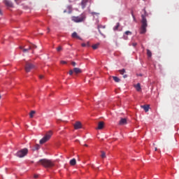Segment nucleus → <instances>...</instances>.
<instances>
[{
    "label": "nucleus",
    "instance_id": "obj_1",
    "mask_svg": "<svg viewBox=\"0 0 179 179\" xmlns=\"http://www.w3.org/2000/svg\"><path fill=\"white\" fill-rule=\"evenodd\" d=\"M144 14L141 15V26L140 28V34H145L147 32V27L148 26V20L146 17L148 16V13H147L145 9H143Z\"/></svg>",
    "mask_w": 179,
    "mask_h": 179
},
{
    "label": "nucleus",
    "instance_id": "obj_2",
    "mask_svg": "<svg viewBox=\"0 0 179 179\" xmlns=\"http://www.w3.org/2000/svg\"><path fill=\"white\" fill-rule=\"evenodd\" d=\"M38 163H40L43 167H45V169H50L55 166L54 162L46 159H40Z\"/></svg>",
    "mask_w": 179,
    "mask_h": 179
},
{
    "label": "nucleus",
    "instance_id": "obj_3",
    "mask_svg": "<svg viewBox=\"0 0 179 179\" xmlns=\"http://www.w3.org/2000/svg\"><path fill=\"white\" fill-rule=\"evenodd\" d=\"M52 134H53L52 131H49L47 132V133L45 134V135L40 140L39 143H40L41 144H43V143H46L47 141H48L51 138Z\"/></svg>",
    "mask_w": 179,
    "mask_h": 179
},
{
    "label": "nucleus",
    "instance_id": "obj_4",
    "mask_svg": "<svg viewBox=\"0 0 179 179\" xmlns=\"http://www.w3.org/2000/svg\"><path fill=\"white\" fill-rule=\"evenodd\" d=\"M28 153H29V150L27 148H24L17 151L15 154V156H17V157L22 158V157H24V156H27Z\"/></svg>",
    "mask_w": 179,
    "mask_h": 179
},
{
    "label": "nucleus",
    "instance_id": "obj_5",
    "mask_svg": "<svg viewBox=\"0 0 179 179\" xmlns=\"http://www.w3.org/2000/svg\"><path fill=\"white\" fill-rule=\"evenodd\" d=\"M72 21L75 22H81L85 20V15H80L78 17L73 16L71 17Z\"/></svg>",
    "mask_w": 179,
    "mask_h": 179
},
{
    "label": "nucleus",
    "instance_id": "obj_6",
    "mask_svg": "<svg viewBox=\"0 0 179 179\" xmlns=\"http://www.w3.org/2000/svg\"><path fill=\"white\" fill-rule=\"evenodd\" d=\"M35 66L33 64H31L29 62H26L24 70L27 73H29L31 71V69H34Z\"/></svg>",
    "mask_w": 179,
    "mask_h": 179
},
{
    "label": "nucleus",
    "instance_id": "obj_7",
    "mask_svg": "<svg viewBox=\"0 0 179 179\" xmlns=\"http://www.w3.org/2000/svg\"><path fill=\"white\" fill-rule=\"evenodd\" d=\"M73 127L75 129H82L83 124L80 122L78 121L75 122V124H73Z\"/></svg>",
    "mask_w": 179,
    "mask_h": 179
},
{
    "label": "nucleus",
    "instance_id": "obj_8",
    "mask_svg": "<svg viewBox=\"0 0 179 179\" xmlns=\"http://www.w3.org/2000/svg\"><path fill=\"white\" fill-rule=\"evenodd\" d=\"M127 119L126 118H121L120 120L119 121V125L121 126L127 124Z\"/></svg>",
    "mask_w": 179,
    "mask_h": 179
},
{
    "label": "nucleus",
    "instance_id": "obj_9",
    "mask_svg": "<svg viewBox=\"0 0 179 179\" xmlns=\"http://www.w3.org/2000/svg\"><path fill=\"white\" fill-rule=\"evenodd\" d=\"M4 4L7 6V7H13V4L11 1H8V0H4L3 1Z\"/></svg>",
    "mask_w": 179,
    "mask_h": 179
},
{
    "label": "nucleus",
    "instance_id": "obj_10",
    "mask_svg": "<svg viewBox=\"0 0 179 179\" xmlns=\"http://www.w3.org/2000/svg\"><path fill=\"white\" fill-rule=\"evenodd\" d=\"M20 49L22 50L23 52H27L29 50H31V46L29 45L27 48H23V47L20 46Z\"/></svg>",
    "mask_w": 179,
    "mask_h": 179
},
{
    "label": "nucleus",
    "instance_id": "obj_11",
    "mask_svg": "<svg viewBox=\"0 0 179 179\" xmlns=\"http://www.w3.org/2000/svg\"><path fill=\"white\" fill-rule=\"evenodd\" d=\"M90 0H82V2H81V6H82V8L84 9L85 8L86 6H87V2L89 1Z\"/></svg>",
    "mask_w": 179,
    "mask_h": 179
},
{
    "label": "nucleus",
    "instance_id": "obj_12",
    "mask_svg": "<svg viewBox=\"0 0 179 179\" xmlns=\"http://www.w3.org/2000/svg\"><path fill=\"white\" fill-rule=\"evenodd\" d=\"M104 127V122H99L98 123V127L96 129H102Z\"/></svg>",
    "mask_w": 179,
    "mask_h": 179
},
{
    "label": "nucleus",
    "instance_id": "obj_13",
    "mask_svg": "<svg viewBox=\"0 0 179 179\" xmlns=\"http://www.w3.org/2000/svg\"><path fill=\"white\" fill-rule=\"evenodd\" d=\"M71 37L73 38H78L79 40H82V38L78 35L76 32H73L71 35Z\"/></svg>",
    "mask_w": 179,
    "mask_h": 179
},
{
    "label": "nucleus",
    "instance_id": "obj_14",
    "mask_svg": "<svg viewBox=\"0 0 179 179\" xmlns=\"http://www.w3.org/2000/svg\"><path fill=\"white\" fill-rule=\"evenodd\" d=\"M135 89L136 90V91L138 92H141V83H138L137 85H134Z\"/></svg>",
    "mask_w": 179,
    "mask_h": 179
},
{
    "label": "nucleus",
    "instance_id": "obj_15",
    "mask_svg": "<svg viewBox=\"0 0 179 179\" xmlns=\"http://www.w3.org/2000/svg\"><path fill=\"white\" fill-rule=\"evenodd\" d=\"M73 73H75L76 74H78V73H82V70L79 68H74Z\"/></svg>",
    "mask_w": 179,
    "mask_h": 179
},
{
    "label": "nucleus",
    "instance_id": "obj_16",
    "mask_svg": "<svg viewBox=\"0 0 179 179\" xmlns=\"http://www.w3.org/2000/svg\"><path fill=\"white\" fill-rule=\"evenodd\" d=\"M69 164L71 166H76V159L75 158L71 159L70 162H69Z\"/></svg>",
    "mask_w": 179,
    "mask_h": 179
},
{
    "label": "nucleus",
    "instance_id": "obj_17",
    "mask_svg": "<svg viewBox=\"0 0 179 179\" xmlns=\"http://www.w3.org/2000/svg\"><path fill=\"white\" fill-rule=\"evenodd\" d=\"M141 108H143L145 112H148L149 110H150V106L149 105L141 106Z\"/></svg>",
    "mask_w": 179,
    "mask_h": 179
},
{
    "label": "nucleus",
    "instance_id": "obj_18",
    "mask_svg": "<svg viewBox=\"0 0 179 179\" xmlns=\"http://www.w3.org/2000/svg\"><path fill=\"white\" fill-rule=\"evenodd\" d=\"M36 111L35 110H31V112L29 113V117L30 118H33L34 117V115L36 114Z\"/></svg>",
    "mask_w": 179,
    "mask_h": 179
},
{
    "label": "nucleus",
    "instance_id": "obj_19",
    "mask_svg": "<svg viewBox=\"0 0 179 179\" xmlns=\"http://www.w3.org/2000/svg\"><path fill=\"white\" fill-rule=\"evenodd\" d=\"M120 27V23L118 22L116 24V26L113 27V30L117 31Z\"/></svg>",
    "mask_w": 179,
    "mask_h": 179
},
{
    "label": "nucleus",
    "instance_id": "obj_20",
    "mask_svg": "<svg viewBox=\"0 0 179 179\" xmlns=\"http://www.w3.org/2000/svg\"><path fill=\"white\" fill-rule=\"evenodd\" d=\"M97 28H98V29H99V32L100 34H101L100 29H105V28H106V26L98 25Z\"/></svg>",
    "mask_w": 179,
    "mask_h": 179
},
{
    "label": "nucleus",
    "instance_id": "obj_21",
    "mask_svg": "<svg viewBox=\"0 0 179 179\" xmlns=\"http://www.w3.org/2000/svg\"><path fill=\"white\" fill-rule=\"evenodd\" d=\"M113 78L114 81L116 83L120 82V79L116 76H113Z\"/></svg>",
    "mask_w": 179,
    "mask_h": 179
},
{
    "label": "nucleus",
    "instance_id": "obj_22",
    "mask_svg": "<svg viewBox=\"0 0 179 179\" xmlns=\"http://www.w3.org/2000/svg\"><path fill=\"white\" fill-rule=\"evenodd\" d=\"M147 55L149 57H151L152 56V53L150 50H147Z\"/></svg>",
    "mask_w": 179,
    "mask_h": 179
},
{
    "label": "nucleus",
    "instance_id": "obj_23",
    "mask_svg": "<svg viewBox=\"0 0 179 179\" xmlns=\"http://www.w3.org/2000/svg\"><path fill=\"white\" fill-rule=\"evenodd\" d=\"M101 157L102 159H105V157H106V152L104 151H101Z\"/></svg>",
    "mask_w": 179,
    "mask_h": 179
},
{
    "label": "nucleus",
    "instance_id": "obj_24",
    "mask_svg": "<svg viewBox=\"0 0 179 179\" xmlns=\"http://www.w3.org/2000/svg\"><path fill=\"white\" fill-rule=\"evenodd\" d=\"M40 148V145L38 144H36L33 148V150H38Z\"/></svg>",
    "mask_w": 179,
    "mask_h": 179
},
{
    "label": "nucleus",
    "instance_id": "obj_25",
    "mask_svg": "<svg viewBox=\"0 0 179 179\" xmlns=\"http://www.w3.org/2000/svg\"><path fill=\"white\" fill-rule=\"evenodd\" d=\"M99 44H95L92 46L93 50H96L99 48Z\"/></svg>",
    "mask_w": 179,
    "mask_h": 179
},
{
    "label": "nucleus",
    "instance_id": "obj_26",
    "mask_svg": "<svg viewBox=\"0 0 179 179\" xmlns=\"http://www.w3.org/2000/svg\"><path fill=\"white\" fill-rule=\"evenodd\" d=\"M119 72L121 75H124V73H126V70L124 69H122V70H119Z\"/></svg>",
    "mask_w": 179,
    "mask_h": 179
},
{
    "label": "nucleus",
    "instance_id": "obj_27",
    "mask_svg": "<svg viewBox=\"0 0 179 179\" xmlns=\"http://www.w3.org/2000/svg\"><path fill=\"white\" fill-rule=\"evenodd\" d=\"M29 46L31 47V50L37 48V46L36 45H34V44H31Z\"/></svg>",
    "mask_w": 179,
    "mask_h": 179
},
{
    "label": "nucleus",
    "instance_id": "obj_28",
    "mask_svg": "<svg viewBox=\"0 0 179 179\" xmlns=\"http://www.w3.org/2000/svg\"><path fill=\"white\" fill-rule=\"evenodd\" d=\"M125 34H127V35H131L132 32L127 31H125Z\"/></svg>",
    "mask_w": 179,
    "mask_h": 179
},
{
    "label": "nucleus",
    "instance_id": "obj_29",
    "mask_svg": "<svg viewBox=\"0 0 179 179\" xmlns=\"http://www.w3.org/2000/svg\"><path fill=\"white\" fill-rule=\"evenodd\" d=\"M62 50V48L61 46H59L57 48V52H59Z\"/></svg>",
    "mask_w": 179,
    "mask_h": 179
},
{
    "label": "nucleus",
    "instance_id": "obj_30",
    "mask_svg": "<svg viewBox=\"0 0 179 179\" xmlns=\"http://www.w3.org/2000/svg\"><path fill=\"white\" fill-rule=\"evenodd\" d=\"M91 14H92V15H99V13H94V12L91 13Z\"/></svg>",
    "mask_w": 179,
    "mask_h": 179
},
{
    "label": "nucleus",
    "instance_id": "obj_31",
    "mask_svg": "<svg viewBox=\"0 0 179 179\" xmlns=\"http://www.w3.org/2000/svg\"><path fill=\"white\" fill-rule=\"evenodd\" d=\"M73 70H70L69 71V74L70 75V76H71V75H73Z\"/></svg>",
    "mask_w": 179,
    "mask_h": 179
},
{
    "label": "nucleus",
    "instance_id": "obj_32",
    "mask_svg": "<svg viewBox=\"0 0 179 179\" xmlns=\"http://www.w3.org/2000/svg\"><path fill=\"white\" fill-rule=\"evenodd\" d=\"M71 65H72L73 66H76V62H71Z\"/></svg>",
    "mask_w": 179,
    "mask_h": 179
},
{
    "label": "nucleus",
    "instance_id": "obj_33",
    "mask_svg": "<svg viewBox=\"0 0 179 179\" xmlns=\"http://www.w3.org/2000/svg\"><path fill=\"white\" fill-rule=\"evenodd\" d=\"M60 63L63 64H67V62L66 61H61Z\"/></svg>",
    "mask_w": 179,
    "mask_h": 179
},
{
    "label": "nucleus",
    "instance_id": "obj_34",
    "mask_svg": "<svg viewBox=\"0 0 179 179\" xmlns=\"http://www.w3.org/2000/svg\"><path fill=\"white\" fill-rule=\"evenodd\" d=\"M90 46H91V45H90V42H87L86 43V47H90Z\"/></svg>",
    "mask_w": 179,
    "mask_h": 179
},
{
    "label": "nucleus",
    "instance_id": "obj_35",
    "mask_svg": "<svg viewBox=\"0 0 179 179\" xmlns=\"http://www.w3.org/2000/svg\"><path fill=\"white\" fill-rule=\"evenodd\" d=\"M137 45H138V44H137L136 43H132V46H133V47H136Z\"/></svg>",
    "mask_w": 179,
    "mask_h": 179
},
{
    "label": "nucleus",
    "instance_id": "obj_36",
    "mask_svg": "<svg viewBox=\"0 0 179 179\" xmlns=\"http://www.w3.org/2000/svg\"><path fill=\"white\" fill-rule=\"evenodd\" d=\"M38 78H39L40 79H43V78H44V76H43V75H39V76H38Z\"/></svg>",
    "mask_w": 179,
    "mask_h": 179
},
{
    "label": "nucleus",
    "instance_id": "obj_37",
    "mask_svg": "<svg viewBox=\"0 0 179 179\" xmlns=\"http://www.w3.org/2000/svg\"><path fill=\"white\" fill-rule=\"evenodd\" d=\"M81 46H82V47H86V46H87V44H86V43H82V44H81Z\"/></svg>",
    "mask_w": 179,
    "mask_h": 179
},
{
    "label": "nucleus",
    "instance_id": "obj_38",
    "mask_svg": "<svg viewBox=\"0 0 179 179\" xmlns=\"http://www.w3.org/2000/svg\"><path fill=\"white\" fill-rule=\"evenodd\" d=\"M38 178V175H36V174L34 175V178Z\"/></svg>",
    "mask_w": 179,
    "mask_h": 179
},
{
    "label": "nucleus",
    "instance_id": "obj_39",
    "mask_svg": "<svg viewBox=\"0 0 179 179\" xmlns=\"http://www.w3.org/2000/svg\"><path fill=\"white\" fill-rule=\"evenodd\" d=\"M127 77H128L127 75H123V78H127Z\"/></svg>",
    "mask_w": 179,
    "mask_h": 179
},
{
    "label": "nucleus",
    "instance_id": "obj_40",
    "mask_svg": "<svg viewBox=\"0 0 179 179\" xmlns=\"http://www.w3.org/2000/svg\"><path fill=\"white\" fill-rule=\"evenodd\" d=\"M132 17H133L134 20H136V17H135V16L134 15V14H132Z\"/></svg>",
    "mask_w": 179,
    "mask_h": 179
},
{
    "label": "nucleus",
    "instance_id": "obj_41",
    "mask_svg": "<svg viewBox=\"0 0 179 179\" xmlns=\"http://www.w3.org/2000/svg\"><path fill=\"white\" fill-rule=\"evenodd\" d=\"M50 31V28H48V33H49Z\"/></svg>",
    "mask_w": 179,
    "mask_h": 179
},
{
    "label": "nucleus",
    "instance_id": "obj_42",
    "mask_svg": "<svg viewBox=\"0 0 179 179\" xmlns=\"http://www.w3.org/2000/svg\"><path fill=\"white\" fill-rule=\"evenodd\" d=\"M155 151H157V150H158V148H155Z\"/></svg>",
    "mask_w": 179,
    "mask_h": 179
},
{
    "label": "nucleus",
    "instance_id": "obj_43",
    "mask_svg": "<svg viewBox=\"0 0 179 179\" xmlns=\"http://www.w3.org/2000/svg\"><path fill=\"white\" fill-rule=\"evenodd\" d=\"M84 145H85V147H88V145H87V144H85Z\"/></svg>",
    "mask_w": 179,
    "mask_h": 179
},
{
    "label": "nucleus",
    "instance_id": "obj_44",
    "mask_svg": "<svg viewBox=\"0 0 179 179\" xmlns=\"http://www.w3.org/2000/svg\"><path fill=\"white\" fill-rule=\"evenodd\" d=\"M0 15H2L1 10H0Z\"/></svg>",
    "mask_w": 179,
    "mask_h": 179
},
{
    "label": "nucleus",
    "instance_id": "obj_45",
    "mask_svg": "<svg viewBox=\"0 0 179 179\" xmlns=\"http://www.w3.org/2000/svg\"><path fill=\"white\" fill-rule=\"evenodd\" d=\"M1 99V94H0V99Z\"/></svg>",
    "mask_w": 179,
    "mask_h": 179
},
{
    "label": "nucleus",
    "instance_id": "obj_46",
    "mask_svg": "<svg viewBox=\"0 0 179 179\" xmlns=\"http://www.w3.org/2000/svg\"><path fill=\"white\" fill-rule=\"evenodd\" d=\"M18 1V0H15V1Z\"/></svg>",
    "mask_w": 179,
    "mask_h": 179
}]
</instances>
